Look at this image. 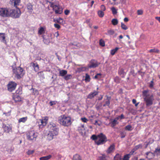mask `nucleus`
<instances>
[{
  "label": "nucleus",
  "instance_id": "dca6fc26",
  "mask_svg": "<svg viewBox=\"0 0 160 160\" xmlns=\"http://www.w3.org/2000/svg\"><path fill=\"white\" fill-rule=\"evenodd\" d=\"M48 119L40 120L39 123V128H42L43 126H45L47 123Z\"/></svg>",
  "mask_w": 160,
  "mask_h": 160
},
{
  "label": "nucleus",
  "instance_id": "c9c22d12",
  "mask_svg": "<svg viewBox=\"0 0 160 160\" xmlns=\"http://www.w3.org/2000/svg\"><path fill=\"white\" fill-rule=\"evenodd\" d=\"M112 23L114 25H117L118 23V19L116 18L112 19Z\"/></svg>",
  "mask_w": 160,
  "mask_h": 160
},
{
  "label": "nucleus",
  "instance_id": "bf43d9fd",
  "mask_svg": "<svg viewBox=\"0 0 160 160\" xmlns=\"http://www.w3.org/2000/svg\"><path fill=\"white\" fill-rule=\"evenodd\" d=\"M54 26L55 28H57L58 29H60V25L59 24L57 23H55L54 24Z\"/></svg>",
  "mask_w": 160,
  "mask_h": 160
},
{
  "label": "nucleus",
  "instance_id": "864d4df0",
  "mask_svg": "<svg viewBox=\"0 0 160 160\" xmlns=\"http://www.w3.org/2000/svg\"><path fill=\"white\" fill-rule=\"evenodd\" d=\"M78 130L80 133H82L84 131V128H82L81 127H78Z\"/></svg>",
  "mask_w": 160,
  "mask_h": 160
},
{
  "label": "nucleus",
  "instance_id": "de8ad7c7",
  "mask_svg": "<svg viewBox=\"0 0 160 160\" xmlns=\"http://www.w3.org/2000/svg\"><path fill=\"white\" fill-rule=\"evenodd\" d=\"M98 135L96 136L95 135H93L91 137V138L92 139V140L95 141L97 140L98 139Z\"/></svg>",
  "mask_w": 160,
  "mask_h": 160
},
{
  "label": "nucleus",
  "instance_id": "2eb2a0df",
  "mask_svg": "<svg viewBox=\"0 0 160 160\" xmlns=\"http://www.w3.org/2000/svg\"><path fill=\"white\" fill-rule=\"evenodd\" d=\"M98 93V92L94 91L91 92L88 96L87 99H92Z\"/></svg>",
  "mask_w": 160,
  "mask_h": 160
},
{
  "label": "nucleus",
  "instance_id": "052dcab7",
  "mask_svg": "<svg viewBox=\"0 0 160 160\" xmlns=\"http://www.w3.org/2000/svg\"><path fill=\"white\" fill-rule=\"evenodd\" d=\"M101 11H104L106 10V8L105 6L103 5H102L101 6Z\"/></svg>",
  "mask_w": 160,
  "mask_h": 160
},
{
  "label": "nucleus",
  "instance_id": "e433bc0d",
  "mask_svg": "<svg viewBox=\"0 0 160 160\" xmlns=\"http://www.w3.org/2000/svg\"><path fill=\"white\" fill-rule=\"evenodd\" d=\"M98 15L100 17L102 18L104 15V13L102 11L100 10L98 12Z\"/></svg>",
  "mask_w": 160,
  "mask_h": 160
},
{
  "label": "nucleus",
  "instance_id": "39448f33",
  "mask_svg": "<svg viewBox=\"0 0 160 160\" xmlns=\"http://www.w3.org/2000/svg\"><path fill=\"white\" fill-rule=\"evenodd\" d=\"M98 139L95 141L96 143L98 145L104 144L108 141L106 136L102 133L98 135Z\"/></svg>",
  "mask_w": 160,
  "mask_h": 160
},
{
  "label": "nucleus",
  "instance_id": "1a4fd4ad",
  "mask_svg": "<svg viewBox=\"0 0 160 160\" xmlns=\"http://www.w3.org/2000/svg\"><path fill=\"white\" fill-rule=\"evenodd\" d=\"M100 64V63L98 62L97 61L92 59L91 60L90 63L88 64V66L89 68H95L97 67Z\"/></svg>",
  "mask_w": 160,
  "mask_h": 160
},
{
  "label": "nucleus",
  "instance_id": "09e8293b",
  "mask_svg": "<svg viewBox=\"0 0 160 160\" xmlns=\"http://www.w3.org/2000/svg\"><path fill=\"white\" fill-rule=\"evenodd\" d=\"M120 132L121 138H124L126 136V133L122 131Z\"/></svg>",
  "mask_w": 160,
  "mask_h": 160
},
{
  "label": "nucleus",
  "instance_id": "6e6d98bb",
  "mask_svg": "<svg viewBox=\"0 0 160 160\" xmlns=\"http://www.w3.org/2000/svg\"><path fill=\"white\" fill-rule=\"evenodd\" d=\"M28 9L30 11L32 10V6L31 4H29L27 6Z\"/></svg>",
  "mask_w": 160,
  "mask_h": 160
},
{
  "label": "nucleus",
  "instance_id": "a18cd8bd",
  "mask_svg": "<svg viewBox=\"0 0 160 160\" xmlns=\"http://www.w3.org/2000/svg\"><path fill=\"white\" fill-rule=\"evenodd\" d=\"M121 28L123 29L126 30L128 29V27L123 22H121Z\"/></svg>",
  "mask_w": 160,
  "mask_h": 160
},
{
  "label": "nucleus",
  "instance_id": "c03bdc74",
  "mask_svg": "<svg viewBox=\"0 0 160 160\" xmlns=\"http://www.w3.org/2000/svg\"><path fill=\"white\" fill-rule=\"evenodd\" d=\"M49 127L51 129V131H53L54 130V128H57L56 127V125L53 123H52V124H50Z\"/></svg>",
  "mask_w": 160,
  "mask_h": 160
},
{
  "label": "nucleus",
  "instance_id": "aec40b11",
  "mask_svg": "<svg viewBox=\"0 0 160 160\" xmlns=\"http://www.w3.org/2000/svg\"><path fill=\"white\" fill-rule=\"evenodd\" d=\"M31 64L34 68V70L35 71L37 72L38 70L39 67L37 63H32Z\"/></svg>",
  "mask_w": 160,
  "mask_h": 160
},
{
  "label": "nucleus",
  "instance_id": "20e7f679",
  "mask_svg": "<svg viewBox=\"0 0 160 160\" xmlns=\"http://www.w3.org/2000/svg\"><path fill=\"white\" fill-rule=\"evenodd\" d=\"M21 14L20 9L18 8L15 9H10L9 10V16L12 18H19Z\"/></svg>",
  "mask_w": 160,
  "mask_h": 160
},
{
  "label": "nucleus",
  "instance_id": "cd10ccee",
  "mask_svg": "<svg viewBox=\"0 0 160 160\" xmlns=\"http://www.w3.org/2000/svg\"><path fill=\"white\" fill-rule=\"evenodd\" d=\"M117 120L118 119L117 118H115L112 122H111V127H113L118 123L117 122Z\"/></svg>",
  "mask_w": 160,
  "mask_h": 160
},
{
  "label": "nucleus",
  "instance_id": "72a5a7b5",
  "mask_svg": "<svg viewBox=\"0 0 160 160\" xmlns=\"http://www.w3.org/2000/svg\"><path fill=\"white\" fill-rule=\"evenodd\" d=\"M27 119V117H23L22 118H20L19 119L18 122H24L26 121Z\"/></svg>",
  "mask_w": 160,
  "mask_h": 160
},
{
  "label": "nucleus",
  "instance_id": "c756f323",
  "mask_svg": "<svg viewBox=\"0 0 160 160\" xmlns=\"http://www.w3.org/2000/svg\"><path fill=\"white\" fill-rule=\"evenodd\" d=\"M119 49V48L116 47L114 49L111 50L110 52L111 54L113 55Z\"/></svg>",
  "mask_w": 160,
  "mask_h": 160
},
{
  "label": "nucleus",
  "instance_id": "f03ea898",
  "mask_svg": "<svg viewBox=\"0 0 160 160\" xmlns=\"http://www.w3.org/2000/svg\"><path fill=\"white\" fill-rule=\"evenodd\" d=\"M58 122L60 124L64 126H68L71 124V118L65 115H62L59 117Z\"/></svg>",
  "mask_w": 160,
  "mask_h": 160
},
{
  "label": "nucleus",
  "instance_id": "9d476101",
  "mask_svg": "<svg viewBox=\"0 0 160 160\" xmlns=\"http://www.w3.org/2000/svg\"><path fill=\"white\" fill-rule=\"evenodd\" d=\"M128 71V70H126V68H120L118 69V73L122 78H124Z\"/></svg>",
  "mask_w": 160,
  "mask_h": 160
},
{
  "label": "nucleus",
  "instance_id": "4c0bfd02",
  "mask_svg": "<svg viewBox=\"0 0 160 160\" xmlns=\"http://www.w3.org/2000/svg\"><path fill=\"white\" fill-rule=\"evenodd\" d=\"M72 76L71 74H68L65 76L64 77V79L66 80H68L71 79Z\"/></svg>",
  "mask_w": 160,
  "mask_h": 160
},
{
  "label": "nucleus",
  "instance_id": "9b49d317",
  "mask_svg": "<svg viewBox=\"0 0 160 160\" xmlns=\"http://www.w3.org/2000/svg\"><path fill=\"white\" fill-rule=\"evenodd\" d=\"M17 84L13 82H10L8 84V90L10 92H12L16 88Z\"/></svg>",
  "mask_w": 160,
  "mask_h": 160
},
{
  "label": "nucleus",
  "instance_id": "a878e982",
  "mask_svg": "<svg viewBox=\"0 0 160 160\" xmlns=\"http://www.w3.org/2000/svg\"><path fill=\"white\" fill-rule=\"evenodd\" d=\"M22 93V88L21 87H19L18 90L16 91V94L17 95H21Z\"/></svg>",
  "mask_w": 160,
  "mask_h": 160
},
{
  "label": "nucleus",
  "instance_id": "bb28decb",
  "mask_svg": "<svg viewBox=\"0 0 160 160\" xmlns=\"http://www.w3.org/2000/svg\"><path fill=\"white\" fill-rule=\"evenodd\" d=\"M72 160H81V159L79 155L76 154L73 156Z\"/></svg>",
  "mask_w": 160,
  "mask_h": 160
},
{
  "label": "nucleus",
  "instance_id": "a19ab883",
  "mask_svg": "<svg viewBox=\"0 0 160 160\" xmlns=\"http://www.w3.org/2000/svg\"><path fill=\"white\" fill-rule=\"evenodd\" d=\"M111 10L113 14L115 15L117 13V10L114 7L112 8Z\"/></svg>",
  "mask_w": 160,
  "mask_h": 160
},
{
  "label": "nucleus",
  "instance_id": "4468645a",
  "mask_svg": "<svg viewBox=\"0 0 160 160\" xmlns=\"http://www.w3.org/2000/svg\"><path fill=\"white\" fill-rule=\"evenodd\" d=\"M105 97H106V99H104L103 102L105 103L103 104V107L106 106H108L110 104V100L111 99V97L107 95H106Z\"/></svg>",
  "mask_w": 160,
  "mask_h": 160
},
{
  "label": "nucleus",
  "instance_id": "79ce46f5",
  "mask_svg": "<svg viewBox=\"0 0 160 160\" xmlns=\"http://www.w3.org/2000/svg\"><path fill=\"white\" fill-rule=\"evenodd\" d=\"M115 33L114 31L112 29H110L108 31V35H112Z\"/></svg>",
  "mask_w": 160,
  "mask_h": 160
},
{
  "label": "nucleus",
  "instance_id": "ea45409f",
  "mask_svg": "<svg viewBox=\"0 0 160 160\" xmlns=\"http://www.w3.org/2000/svg\"><path fill=\"white\" fill-rule=\"evenodd\" d=\"M120 79L118 76H116L114 78V81L116 83H118L120 82Z\"/></svg>",
  "mask_w": 160,
  "mask_h": 160
},
{
  "label": "nucleus",
  "instance_id": "c85d7f7f",
  "mask_svg": "<svg viewBox=\"0 0 160 160\" xmlns=\"http://www.w3.org/2000/svg\"><path fill=\"white\" fill-rule=\"evenodd\" d=\"M51 156L50 155H49L48 156L43 157H41L40 158V160H48L51 158Z\"/></svg>",
  "mask_w": 160,
  "mask_h": 160
},
{
  "label": "nucleus",
  "instance_id": "0e129e2a",
  "mask_svg": "<svg viewBox=\"0 0 160 160\" xmlns=\"http://www.w3.org/2000/svg\"><path fill=\"white\" fill-rule=\"evenodd\" d=\"M153 80H152V81H151L150 83L149 86V87L150 88H152L153 87Z\"/></svg>",
  "mask_w": 160,
  "mask_h": 160
},
{
  "label": "nucleus",
  "instance_id": "6ab92c4d",
  "mask_svg": "<svg viewBox=\"0 0 160 160\" xmlns=\"http://www.w3.org/2000/svg\"><path fill=\"white\" fill-rule=\"evenodd\" d=\"M115 146L114 144L111 145L107 151V153H111L115 149Z\"/></svg>",
  "mask_w": 160,
  "mask_h": 160
},
{
  "label": "nucleus",
  "instance_id": "473e14b6",
  "mask_svg": "<svg viewBox=\"0 0 160 160\" xmlns=\"http://www.w3.org/2000/svg\"><path fill=\"white\" fill-rule=\"evenodd\" d=\"M142 148V144H139V145L136 146L133 149V150H134V151L132 152H134V151L137 150L139 148Z\"/></svg>",
  "mask_w": 160,
  "mask_h": 160
},
{
  "label": "nucleus",
  "instance_id": "2f4dec72",
  "mask_svg": "<svg viewBox=\"0 0 160 160\" xmlns=\"http://www.w3.org/2000/svg\"><path fill=\"white\" fill-rule=\"evenodd\" d=\"M147 155L146 158H147L150 159L151 158L150 156H153V153L150 152H147L146 153Z\"/></svg>",
  "mask_w": 160,
  "mask_h": 160
},
{
  "label": "nucleus",
  "instance_id": "8fccbe9b",
  "mask_svg": "<svg viewBox=\"0 0 160 160\" xmlns=\"http://www.w3.org/2000/svg\"><path fill=\"white\" fill-rule=\"evenodd\" d=\"M33 90V94L35 95H38V91L37 90H34L33 88H32L31 90Z\"/></svg>",
  "mask_w": 160,
  "mask_h": 160
},
{
  "label": "nucleus",
  "instance_id": "7ed1b4c3",
  "mask_svg": "<svg viewBox=\"0 0 160 160\" xmlns=\"http://www.w3.org/2000/svg\"><path fill=\"white\" fill-rule=\"evenodd\" d=\"M12 71L15 74V77L18 79H19L22 77L24 74L23 72V69L18 67L15 68L13 66H12Z\"/></svg>",
  "mask_w": 160,
  "mask_h": 160
},
{
  "label": "nucleus",
  "instance_id": "f8f14e48",
  "mask_svg": "<svg viewBox=\"0 0 160 160\" xmlns=\"http://www.w3.org/2000/svg\"><path fill=\"white\" fill-rule=\"evenodd\" d=\"M2 127L4 132L9 133L12 132V127L9 125L3 124Z\"/></svg>",
  "mask_w": 160,
  "mask_h": 160
},
{
  "label": "nucleus",
  "instance_id": "f704fd0d",
  "mask_svg": "<svg viewBox=\"0 0 160 160\" xmlns=\"http://www.w3.org/2000/svg\"><path fill=\"white\" fill-rule=\"evenodd\" d=\"M121 158L120 155L118 154H117L114 157V160H121Z\"/></svg>",
  "mask_w": 160,
  "mask_h": 160
},
{
  "label": "nucleus",
  "instance_id": "a211bd4d",
  "mask_svg": "<svg viewBox=\"0 0 160 160\" xmlns=\"http://www.w3.org/2000/svg\"><path fill=\"white\" fill-rule=\"evenodd\" d=\"M13 98L15 102H19L21 101V98L19 95L14 94Z\"/></svg>",
  "mask_w": 160,
  "mask_h": 160
},
{
  "label": "nucleus",
  "instance_id": "6e6552de",
  "mask_svg": "<svg viewBox=\"0 0 160 160\" xmlns=\"http://www.w3.org/2000/svg\"><path fill=\"white\" fill-rule=\"evenodd\" d=\"M9 10L7 8H0V15L5 17H9Z\"/></svg>",
  "mask_w": 160,
  "mask_h": 160
},
{
  "label": "nucleus",
  "instance_id": "49530a36",
  "mask_svg": "<svg viewBox=\"0 0 160 160\" xmlns=\"http://www.w3.org/2000/svg\"><path fill=\"white\" fill-rule=\"evenodd\" d=\"M57 102V101H50L49 102V104L50 106H52L53 105H54L56 104Z\"/></svg>",
  "mask_w": 160,
  "mask_h": 160
},
{
  "label": "nucleus",
  "instance_id": "f3484780",
  "mask_svg": "<svg viewBox=\"0 0 160 160\" xmlns=\"http://www.w3.org/2000/svg\"><path fill=\"white\" fill-rule=\"evenodd\" d=\"M0 41L5 44L7 43L5 39V34L3 33H0Z\"/></svg>",
  "mask_w": 160,
  "mask_h": 160
},
{
  "label": "nucleus",
  "instance_id": "e2e57ef3",
  "mask_svg": "<svg viewBox=\"0 0 160 160\" xmlns=\"http://www.w3.org/2000/svg\"><path fill=\"white\" fill-rule=\"evenodd\" d=\"M81 120L82 122H86L88 121V119L85 118H81Z\"/></svg>",
  "mask_w": 160,
  "mask_h": 160
},
{
  "label": "nucleus",
  "instance_id": "423d86ee",
  "mask_svg": "<svg viewBox=\"0 0 160 160\" xmlns=\"http://www.w3.org/2000/svg\"><path fill=\"white\" fill-rule=\"evenodd\" d=\"M53 131H50L47 135V139L51 140L53 138V136L57 135L58 133V128H54Z\"/></svg>",
  "mask_w": 160,
  "mask_h": 160
},
{
  "label": "nucleus",
  "instance_id": "69168bd1",
  "mask_svg": "<svg viewBox=\"0 0 160 160\" xmlns=\"http://www.w3.org/2000/svg\"><path fill=\"white\" fill-rule=\"evenodd\" d=\"M51 3L50 4V6L51 7H52L53 8V10L54 9V7L55 6H57V5H55L54 4V3L53 2H50Z\"/></svg>",
  "mask_w": 160,
  "mask_h": 160
},
{
  "label": "nucleus",
  "instance_id": "3c124183",
  "mask_svg": "<svg viewBox=\"0 0 160 160\" xmlns=\"http://www.w3.org/2000/svg\"><path fill=\"white\" fill-rule=\"evenodd\" d=\"M130 155V154H127L125 155L123 158V160H129V156Z\"/></svg>",
  "mask_w": 160,
  "mask_h": 160
},
{
  "label": "nucleus",
  "instance_id": "603ef678",
  "mask_svg": "<svg viewBox=\"0 0 160 160\" xmlns=\"http://www.w3.org/2000/svg\"><path fill=\"white\" fill-rule=\"evenodd\" d=\"M85 80L86 81H89L90 80V77L89 75L88 74H86Z\"/></svg>",
  "mask_w": 160,
  "mask_h": 160
},
{
  "label": "nucleus",
  "instance_id": "338daca9",
  "mask_svg": "<svg viewBox=\"0 0 160 160\" xmlns=\"http://www.w3.org/2000/svg\"><path fill=\"white\" fill-rule=\"evenodd\" d=\"M70 11L68 9H66L64 11V13L66 15H68L70 13Z\"/></svg>",
  "mask_w": 160,
  "mask_h": 160
},
{
  "label": "nucleus",
  "instance_id": "ddd939ff",
  "mask_svg": "<svg viewBox=\"0 0 160 160\" xmlns=\"http://www.w3.org/2000/svg\"><path fill=\"white\" fill-rule=\"evenodd\" d=\"M56 14H61L63 12V9L62 7H60L59 5H57L54 7V9L53 10Z\"/></svg>",
  "mask_w": 160,
  "mask_h": 160
},
{
  "label": "nucleus",
  "instance_id": "7c9ffc66",
  "mask_svg": "<svg viewBox=\"0 0 160 160\" xmlns=\"http://www.w3.org/2000/svg\"><path fill=\"white\" fill-rule=\"evenodd\" d=\"M108 157L105 155H102L99 157V160H107Z\"/></svg>",
  "mask_w": 160,
  "mask_h": 160
},
{
  "label": "nucleus",
  "instance_id": "f257e3e1",
  "mask_svg": "<svg viewBox=\"0 0 160 160\" xmlns=\"http://www.w3.org/2000/svg\"><path fill=\"white\" fill-rule=\"evenodd\" d=\"M148 90H145L142 91V94L144 101H145L147 106H150L153 104V101L154 100L153 94H151L148 93Z\"/></svg>",
  "mask_w": 160,
  "mask_h": 160
},
{
  "label": "nucleus",
  "instance_id": "b1692460",
  "mask_svg": "<svg viewBox=\"0 0 160 160\" xmlns=\"http://www.w3.org/2000/svg\"><path fill=\"white\" fill-rule=\"evenodd\" d=\"M45 28L42 27H41L39 28L38 33V34L40 35H41L44 33H45Z\"/></svg>",
  "mask_w": 160,
  "mask_h": 160
},
{
  "label": "nucleus",
  "instance_id": "13d9d810",
  "mask_svg": "<svg viewBox=\"0 0 160 160\" xmlns=\"http://www.w3.org/2000/svg\"><path fill=\"white\" fill-rule=\"evenodd\" d=\"M34 150H28L27 152V154L28 155L32 154L34 152Z\"/></svg>",
  "mask_w": 160,
  "mask_h": 160
},
{
  "label": "nucleus",
  "instance_id": "774afa93",
  "mask_svg": "<svg viewBox=\"0 0 160 160\" xmlns=\"http://www.w3.org/2000/svg\"><path fill=\"white\" fill-rule=\"evenodd\" d=\"M130 74H131L133 75V76H135V73H134V71L133 69H131L130 72Z\"/></svg>",
  "mask_w": 160,
  "mask_h": 160
},
{
  "label": "nucleus",
  "instance_id": "4be33fe9",
  "mask_svg": "<svg viewBox=\"0 0 160 160\" xmlns=\"http://www.w3.org/2000/svg\"><path fill=\"white\" fill-rule=\"evenodd\" d=\"M88 69L87 67H81L78 68L77 71L79 72H82L84 71L87 70Z\"/></svg>",
  "mask_w": 160,
  "mask_h": 160
},
{
  "label": "nucleus",
  "instance_id": "5701e85b",
  "mask_svg": "<svg viewBox=\"0 0 160 160\" xmlns=\"http://www.w3.org/2000/svg\"><path fill=\"white\" fill-rule=\"evenodd\" d=\"M12 4L13 3L14 6L16 7L18 5L20 2L21 0H10Z\"/></svg>",
  "mask_w": 160,
  "mask_h": 160
},
{
  "label": "nucleus",
  "instance_id": "58836bf2",
  "mask_svg": "<svg viewBox=\"0 0 160 160\" xmlns=\"http://www.w3.org/2000/svg\"><path fill=\"white\" fill-rule=\"evenodd\" d=\"M150 52H155L157 53H159V50L156 48H154L150 49L149 51Z\"/></svg>",
  "mask_w": 160,
  "mask_h": 160
},
{
  "label": "nucleus",
  "instance_id": "0eeeda50",
  "mask_svg": "<svg viewBox=\"0 0 160 160\" xmlns=\"http://www.w3.org/2000/svg\"><path fill=\"white\" fill-rule=\"evenodd\" d=\"M37 135L33 131H29L27 134V137L29 140H35Z\"/></svg>",
  "mask_w": 160,
  "mask_h": 160
},
{
  "label": "nucleus",
  "instance_id": "37998d69",
  "mask_svg": "<svg viewBox=\"0 0 160 160\" xmlns=\"http://www.w3.org/2000/svg\"><path fill=\"white\" fill-rule=\"evenodd\" d=\"M132 127L130 125H128L125 127V129L127 130L131 131L132 130Z\"/></svg>",
  "mask_w": 160,
  "mask_h": 160
},
{
  "label": "nucleus",
  "instance_id": "393cba45",
  "mask_svg": "<svg viewBox=\"0 0 160 160\" xmlns=\"http://www.w3.org/2000/svg\"><path fill=\"white\" fill-rule=\"evenodd\" d=\"M38 74L39 76L40 79H43L45 78L44 75L43 73V71L38 72Z\"/></svg>",
  "mask_w": 160,
  "mask_h": 160
},
{
  "label": "nucleus",
  "instance_id": "4d7b16f0",
  "mask_svg": "<svg viewBox=\"0 0 160 160\" xmlns=\"http://www.w3.org/2000/svg\"><path fill=\"white\" fill-rule=\"evenodd\" d=\"M132 102L133 104L135 105L136 106H137L139 104V103L138 102L137 103H136V99H133L132 100Z\"/></svg>",
  "mask_w": 160,
  "mask_h": 160
},
{
  "label": "nucleus",
  "instance_id": "412c9836",
  "mask_svg": "<svg viewBox=\"0 0 160 160\" xmlns=\"http://www.w3.org/2000/svg\"><path fill=\"white\" fill-rule=\"evenodd\" d=\"M67 71L66 70H60L59 72V76L62 77H64L67 74Z\"/></svg>",
  "mask_w": 160,
  "mask_h": 160
},
{
  "label": "nucleus",
  "instance_id": "680f3d73",
  "mask_svg": "<svg viewBox=\"0 0 160 160\" xmlns=\"http://www.w3.org/2000/svg\"><path fill=\"white\" fill-rule=\"evenodd\" d=\"M143 11L141 10H138L137 11V13L138 15H141L142 14Z\"/></svg>",
  "mask_w": 160,
  "mask_h": 160
},
{
  "label": "nucleus",
  "instance_id": "5fc2aeb1",
  "mask_svg": "<svg viewBox=\"0 0 160 160\" xmlns=\"http://www.w3.org/2000/svg\"><path fill=\"white\" fill-rule=\"evenodd\" d=\"M99 44L102 46H105V43L104 41L102 39H101L99 41Z\"/></svg>",
  "mask_w": 160,
  "mask_h": 160
}]
</instances>
